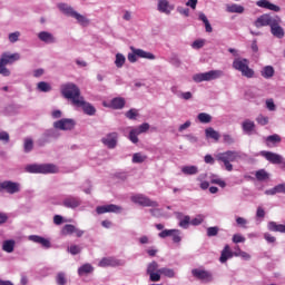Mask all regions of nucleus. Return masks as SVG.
<instances>
[{"instance_id": "f257e3e1", "label": "nucleus", "mask_w": 285, "mask_h": 285, "mask_svg": "<svg viewBox=\"0 0 285 285\" xmlns=\"http://www.w3.org/2000/svg\"><path fill=\"white\" fill-rule=\"evenodd\" d=\"M72 106L78 108V110L83 111L85 115H88L89 117H94V115L97 114L95 106L86 101V98L81 96V89H79L77 85H72Z\"/></svg>"}, {"instance_id": "f03ea898", "label": "nucleus", "mask_w": 285, "mask_h": 285, "mask_svg": "<svg viewBox=\"0 0 285 285\" xmlns=\"http://www.w3.org/2000/svg\"><path fill=\"white\" fill-rule=\"evenodd\" d=\"M217 161H220L225 166V170L228 173H233V161H237V159H242V153L235 150H227L224 153H219L216 156Z\"/></svg>"}, {"instance_id": "7ed1b4c3", "label": "nucleus", "mask_w": 285, "mask_h": 285, "mask_svg": "<svg viewBox=\"0 0 285 285\" xmlns=\"http://www.w3.org/2000/svg\"><path fill=\"white\" fill-rule=\"evenodd\" d=\"M250 61L246 58L234 59L232 67L242 73L243 77L247 79H253L255 77V70L250 69Z\"/></svg>"}, {"instance_id": "20e7f679", "label": "nucleus", "mask_w": 285, "mask_h": 285, "mask_svg": "<svg viewBox=\"0 0 285 285\" xmlns=\"http://www.w3.org/2000/svg\"><path fill=\"white\" fill-rule=\"evenodd\" d=\"M19 59H21L19 53L3 52L0 58V75L2 77H10V69L6 67L14 63V61H19Z\"/></svg>"}, {"instance_id": "39448f33", "label": "nucleus", "mask_w": 285, "mask_h": 285, "mask_svg": "<svg viewBox=\"0 0 285 285\" xmlns=\"http://www.w3.org/2000/svg\"><path fill=\"white\" fill-rule=\"evenodd\" d=\"M26 170L27 173L48 175L59 173V167L52 164L28 165Z\"/></svg>"}, {"instance_id": "423d86ee", "label": "nucleus", "mask_w": 285, "mask_h": 285, "mask_svg": "<svg viewBox=\"0 0 285 285\" xmlns=\"http://www.w3.org/2000/svg\"><path fill=\"white\" fill-rule=\"evenodd\" d=\"M224 77V71L222 70H210L207 72L196 73L193 76V80L196 83H202L203 81H215V79H222Z\"/></svg>"}, {"instance_id": "0eeeda50", "label": "nucleus", "mask_w": 285, "mask_h": 285, "mask_svg": "<svg viewBox=\"0 0 285 285\" xmlns=\"http://www.w3.org/2000/svg\"><path fill=\"white\" fill-rule=\"evenodd\" d=\"M259 155H261V157H264V159H266V161H269V164L281 166L282 170H284V164H285L284 156H282L277 153L266 151V150H262L259 153Z\"/></svg>"}, {"instance_id": "6e6552de", "label": "nucleus", "mask_w": 285, "mask_h": 285, "mask_svg": "<svg viewBox=\"0 0 285 285\" xmlns=\"http://www.w3.org/2000/svg\"><path fill=\"white\" fill-rule=\"evenodd\" d=\"M132 52L128 53L127 59L130 63H136L137 57L140 59H155V55L145 51L144 49H135V47H130Z\"/></svg>"}, {"instance_id": "1a4fd4ad", "label": "nucleus", "mask_w": 285, "mask_h": 285, "mask_svg": "<svg viewBox=\"0 0 285 285\" xmlns=\"http://www.w3.org/2000/svg\"><path fill=\"white\" fill-rule=\"evenodd\" d=\"M131 202L134 204H138V206L149 207V208H157L159 206V203L151 200L147 196L142 194H136L131 196Z\"/></svg>"}, {"instance_id": "9d476101", "label": "nucleus", "mask_w": 285, "mask_h": 285, "mask_svg": "<svg viewBox=\"0 0 285 285\" xmlns=\"http://www.w3.org/2000/svg\"><path fill=\"white\" fill-rule=\"evenodd\" d=\"M150 130V125L148 122H144L142 125L132 128L129 132V141L131 144H139V135H142V132H148Z\"/></svg>"}, {"instance_id": "9b49d317", "label": "nucleus", "mask_w": 285, "mask_h": 285, "mask_svg": "<svg viewBox=\"0 0 285 285\" xmlns=\"http://www.w3.org/2000/svg\"><path fill=\"white\" fill-rule=\"evenodd\" d=\"M6 190L9 195H14L21 190V185L19 183H14L12 180H4L0 183V193Z\"/></svg>"}, {"instance_id": "f8f14e48", "label": "nucleus", "mask_w": 285, "mask_h": 285, "mask_svg": "<svg viewBox=\"0 0 285 285\" xmlns=\"http://www.w3.org/2000/svg\"><path fill=\"white\" fill-rule=\"evenodd\" d=\"M191 275L196 277V279H200V282H204L205 284H208L213 281V273L205 269L195 268L191 271Z\"/></svg>"}, {"instance_id": "ddd939ff", "label": "nucleus", "mask_w": 285, "mask_h": 285, "mask_svg": "<svg viewBox=\"0 0 285 285\" xmlns=\"http://www.w3.org/2000/svg\"><path fill=\"white\" fill-rule=\"evenodd\" d=\"M121 210H124V208H121V206L119 205H115V204H109V205H102V206H98L96 208V213L98 215H104L106 213H116L119 214L121 213Z\"/></svg>"}, {"instance_id": "4468645a", "label": "nucleus", "mask_w": 285, "mask_h": 285, "mask_svg": "<svg viewBox=\"0 0 285 285\" xmlns=\"http://www.w3.org/2000/svg\"><path fill=\"white\" fill-rule=\"evenodd\" d=\"M276 19H277V17H273V16H269V14H263L259 18L256 19L254 24L256 26V28H264L266 26L271 27Z\"/></svg>"}, {"instance_id": "2eb2a0df", "label": "nucleus", "mask_w": 285, "mask_h": 285, "mask_svg": "<svg viewBox=\"0 0 285 285\" xmlns=\"http://www.w3.org/2000/svg\"><path fill=\"white\" fill-rule=\"evenodd\" d=\"M281 21L279 17H276L275 21L272 22L271 26V32L274 37H277V39H284V29L279 26Z\"/></svg>"}, {"instance_id": "dca6fc26", "label": "nucleus", "mask_w": 285, "mask_h": 285, "mask_svg": "<svg viewBox=\"0 0 285 285\" xmlns=\"http://www.w3.org/2000/svg\"><path fill=\"white\" fill-rule=\"evenodd\" d=\"M157 10L163 14H170L175 10V4H170L168 0H158Z\"/></svg>"}, {"instance_id": "f3484780", "label": "nucleus", "mask_w": 285, "mask_h": 285, "mask_svg": "<svg viewBox=\"0 0 285 285\" xmlns=\"http://www.w3.org/2000/svg\"><path fill=\"white\" fill-rule=\"evenodd\" d=\"M53 128L56 130H71L72 129V119H60L53 122Z\"/></svg>"}, {"instance_id": "a211bd4d", "label": "nucleus", "mask_w": 285, "mask_h": 285, "mask_svg": "<svg viewBox=\"0 0 285 285\" xmlns=\"http://www.w3.org/2000/svg\"><path fill=\"white\" fill-rule=\"evenodd\" d=\"M72 18L76 19L78 26H81V28H88L90 26V19L77 11H72Z\"/></svg>"}, {"instance_id": "6ab92c4d", "label": "nucleus", "mask_w": 285, "mask_h": 285, "mask_svg": "<svg viewBox=\"0 0 285 285\" xmlns=\"http://www.w3.org/2000/svg\"><path fill=\"white\" fill-rule=\"evenodd\" d=\"M98 266H100V268H106L108 266H121V261H118L114 257H105L99 262Z\"/></svg>"}, {"instance_id": "aec40b11", "label": "nucleus", "mask_w": 285, "mask_h": 285, "mask_svg": "<svg viewBox=\"0 0 285 285\" xmlns=\"http://www.w3.org/2000/svg\"><path fill=\"white\" fill-rule=\"evenodd\" d=\"M256 6H258V8H264L265 10H272L273 12H279L281 10L279 6L274 4L268 0H258Z\"/></svg>"}, {"instance_id": "412c9836", "label": "nucleus", "mask_w": 285, "mask_h": 285, "mask_svg": "<svg viewBox=\"0 0 285 285\" xmlns=\"http://www.w3.org/2000/svg\"><path fill=\"white\" fill-rule=\"evenodd\" d=\"M265 144H266L267 148H275L277 146V144H282V136L277 135V134L267 136L265 138Z\"/></svg>"}, {"instance_id": "4be33fe9", "label": "nucleus", "mask_w": 285, "mask_h": 285, "mask_svg": "<svg viewBox=\"0 0 285 285\" xmlns=\"http://www.w3.org/2000/svg\"><path fill=\"white\" fill-rule=\"evenodd\" d=\"M233 250H230V245H225L220 253L219 262L220 264H226L228 259H233Z\"/></svg>"}, {"instance_id": "5701e85b", "label": "nucleus", "mask_w": 285, "mask_h": 285, "mask_svg": "<svg viewBox=\"0 0 285 285\" xmlns=\"http://www.w3.org/2000/svg\"><path fill=\"white\" fill-rule=\"evenodd\" d=\"M242 128L245 135H253V132H255V121L250 119H245L242 122Z\"/></svg>"}, {"instance_id": "b1692460", "label": "nucleus", "mask_w": 285, "mask_h": 285, "mask_svg": "<svg viewBox=\"0 0 285 285\" xmlns=\"http://www.w3.org/2000/svg\"><path fill=\"white\" fill-rule=\"evenodd\" d=\"M102 144L109 148H115L117 146V132H111L106 138H102Z\"/></svg>"}, {"instance_id": "393cba45", "label": "nucleus", "mask_w": 285, "mask_h": 285, "mask_svg": "<svg viewBox=\"0 0 285 285\" xmlns=\"http://www.w3.org/2000/svg\"><path fill=\"white\" fill-rule=\"evenodd\" d=\"M124 106H126V99H124L121 97H116V98L111 99V101L109 104V108H112L114 110H121V108H124Z\"/></svg>"}, {"instance_id": "a878e982", "label": "nucleus", "mask_w": 285, "mask_h": 285, "mask_svg": "<svg viewBox=\"0 0 285 285\" xmlns=\"http://www.w3.org/2000/svg\"><path fill=\"white\" fill-rule=\"evenodd\" d=\"M38 38L40 39V41H43L45 43H55V36H52V33L48 32V31H41L40 33H38Z\"/></svg>"}, {"instance_id": "bb28decb", "label": "nucleus", "mask_w": 285, "mask_h": 285, "mask_svg": "<svg viewBox=\"0 0 285 285\" xmlns=\"http://www.w3.org/2000/svg\"><path fill=\"white\" fill-rule=\"evenodd\" d=\"M29 239L31 242H35V244H41V246H43V248H50V240H48L41 236L32 235L29 237Z\"/></svg>"}, {"instance_id": "cd10ccee", "label": "nucleus", "mask_w": 285, "mask_h": 285, "mask_svg": "<svg viewBox=\"0 0 285 285\" xmlns=\"http://www.w3.org/2000/svg\"><path fill=\"white\" fill-rule=\"evenodd\" d=\"M267 228L268 230H271L272 233H285V225L283 224H277L275 222H269L267 224Z\"/></svg>"}, {"instance_id": "c85d7f7f", "label": "nucleus", "mask_w": 285, "mask_h": 285, "mask_svg": "<svg viewBox=\"0 0 285 285\" xmlns=\"http://www.w3.org/2000/svg\"><path fill=\"white\" fill-rule=\"evenodd\" d=\"M95 272V267H92V265H90V264H85V265H82V266H80L79 268H78V275L80 276V277H83L85 275H90L91 273H94Z\"/></svg>"}, {"instance_id": "c756f323", "label": "nucleus", "mask_w": 285, "mask_h": 285, "mask_svg": "<svg viewBox=\"0 0 285 285\" xmlns=\"http://www.w3.org/2000/svg\"><path fill=\"white\" fill-rule=\"evenodd\" d=\"M261 75L264 79H273V77H275V68H273V66H265L261 70Z\"/></svg>"}, {"instance_id": "7c9ffc66", "label": "nucleus", "mask_w": 285, "mask_h": 285, "mask_svg": "<svg viewBox=\"0 0 285 285\" xmlns=\"http://www.w3.org/2000/svg\"><path fill=\"white\" fill-rule=\"evenodd\" d=\"M226 11L236 14H244V7L242 4H227Z\"/></svg>"}, {"instance_id": "2f4dec72", "label": "nucleus", "mask_w": 285, "mask_h": 285, "mask_svg": "<svg viewBox=\"0 0 285 285\" xmlns=\"http://www.w3.org/2000/svg\"><path fill=\"white\" fill-rule=\"evenodd\" d=\"M61 92L65 99H72V85L70 83L62 85Z\"/></svg>"}, {"instance_id": "473e14b6", "label": "nucleus", "mask_w": 285, "mask_h": 285, "mask_svg": "<svg viewBox=\"0 0 285 285\" xmlns=\"http://www.w3.org/2000/svg\"><path fill=\"white\" fill-rule=\"evenodd\" d=\"M181 173L184 175H197V173H199V168L195 165L184 166L181 167Z\"/></svg>"}, {"instance_id": "72a5a7b5", "label": "nucleus", "mask_w": 285, "mask_h": 285, "mask_svg": "<svg viewBox=\"0 0 285 285\" xmlns=\"http://www.w3.org/2000/svg\"><path fill=\"white\" fill-rule=\"evenodd\" d=\"M146 159H148V156L141 154V153H136L132 155V164H144V161H146Z\"/></svg>"}, {"instance_id": "f704fd0d", "label": "nucleus", "mask_w": 285, "mask_h": 285, "mask_svg": "<svg viewBox=\"0 0 285 285\" xmlns=\"http://www.w3.org/2000/svg\"><path fill=\"white\" fill-rule=\"evenodd\" d=\"M2 250H4V253H13L14 252V240H4L2 243Z\"/></svg>"}, {"instance_id": "c9c22d12", "label": "nucleus", "mask_w": 285, "mask_h": 285, "mask_svg": "<svg viewBox=\"0 0 285 285\" xmlns=\"http://www.w3.org/2000/svg\"><path fill=\"white\" fill-rule=\"evenodd\" d=\"M206 137L209 139H214L215 141H219V132L214 130L212 127L205 130Z\"/></svg>"}, {"instance_id": "e433bc0d", "label": "nucleus", "mask_w": 285, "mask_h": 285, "mask_svg": "<svg viewBox=\"0 0 285 285\" xmlns=\"http://www.w3.org/2000/svg\"><path fill=\"white\" fill-rule=\"evenodd\" d=\"M197 119L200 124H210L213 121V116L206 112H200L198 114Z\"/></svg>"}, {"instance_id": "4c0bfd02", "label": "nucleus", "mask_w": 285, "mask_h": 285, "mask_svg": "<svg viewBox=\"0 0 285 285\" xmlns=\"http://www.w3.org/2000/svg\"><path fill=\"white\" fill-rule=\"evenodd\" d=\"M37 89L40 92H50V90H52V86H50V83L46 82V81H40L37 85Z\"/></svg>"}, {"instance_id": "58836bf2", "label": "nucleus", "mask_w": 285, "mask_h": 285, "mask_svg": "<svg viewBox=\"0 0 285 285\" xmlns=\"http://www.w3.org/2000/svg\"><path fill=\"white\" fill-rule=\"evenodd\" d=\"M58 8H59L60 12H62L63 14H67V17H72V8L68 7V4L59 3Z\"/></svg>"}, {"instance_id": "ea45409f", "label": "nucleus", "mask_w": 285, "mask_h": 285, "mask_svg": "<svg viewBox=\"0 0 285 285\" xmlns=\"http://www.w3.org/2000/svg\"><path fill=\"white\" fill-rule=\"evenodd\" d=\"M158 273H160V275H164L165 277H169V278L175 277V271L168 267L159 268Z\"/></svg>"}, {"instance_id": "a19ab883", "label": "nucleus", "mask_w": 285, "mask_h": 285, "mask_svg": "<svg viewBox=\"0 0 285 285\" xmlns=\"http://www.w3.org/2000/svg\"><path fill=\"white\" fill-rule=\"evenodd\" d=\"M255 177L258 181H266V179H268L269 175L266 173L265 169H261V170L256 171Z\"/></svg>"}, {"instance_id": "79ce46f5", "label": "nucleus", "mask_w": 285, "mask_h": 285, "mask_svg": "<svg viewBox=\"0 0 285 285\" xmlns=\"http://www.w3.org/2000/svg\"><path fill=\"white\" fill-rule=\"evenodd\" d=\"M124 63H126V56H124L122 53H117L115 60L116 67L124 68Z\"/></svg>"}, {"instance_id": "37998d69", "label": "nucleus", "mask_w": 285, "mask_h": 285, "mask_svg": "<svg viewBox=\"0 0 285 285\" xmlns=\"http://www.w3.org/2000/svg\"><path fill=\"white\" fill-rule=\"evenodd\" d=\"M159 271V264L157 262H151L147 265V275L157 273Z\"/></svg>"}, {"instance_id": "c03bdc74", "label": "nucleus", "mask_w": 285, "mask_h": 285, "mask_svg": "<svg viewBox=\"0 0 285 285\" xmlns=\"http://www.w3.org/2000/svg\"><path fill=\"white\" fill-rule=\"evenodd\" d=\"M178 219L180 228H188V226H190V216H178Z\"/></svg>"}, {"instance_id": "a18cd8bd", "label": "nucleus", "mask_w": 285, "mask_h": 285, "mask_svg": "<svg viewBox=\"0 0 285 285\" xmlns=\"http://www.w3.org/2000/svg\"><path fill=\"white\" fill-rule=\"evenodd\" d=\"M67 282H68V279L66 278V273L60 272V273L57 274L56 283L58 285H66Z\"/></svg>"}, {"instance_id": "49530a36", "label": "nucleus", "mask_w": 285, "mask_h": 285, "mask_svg": "<svg viewBox=\"0 0 285 285\" xmlns=\"http://www.w3.org/2000/svg\"><path fill=\"white\" fill-rule=\"evenodd\" d=\"M174 233H177V229H165L158 234V237L166 239V237H173Z\"/></svg>"}, {"instance_id": "de8ad7c7", "label": "nucleus", "mask_w": 285, "mask_h": 285, "mask_svg": "<svg viewBox=\"0 0 285 285\" xmlns=\"http://www.w3.org/2000/svg\"><path fill=\"white\" fill-rule=\"evenodd\" d=\"M204 46H206L205 39H197L191 43V48H194V50H200Z\"/></svg>"}, {"instance_id": "09e8293b", "label": "nucleus", "mask_w": 285, "mask_h": 285, "mask_svg": "<svg viewBox=\"0 0 285 285\" xmlns=\"http://www.w3.org/2000/svg\"><path fill=\"white\" fill-rule=\"evenodd\" d=\"M35 148V142L31 138L24 139V153H30Z\"/></svg>"}, {"instance_id": "8fccbe9b", "label": "nucleus", "mask_w": 285, "mask_h": 285, "mask_svg": "<svg viewBox=\"0 0 285 285\" xmlns=\"http://www.w3.org/2000/svg\"><path fill=\"white\" fill-rule=\"evenodd\" d=\"M62 237H68V235H72V225H65L60 232Z\"/></svg>"}, {"instance_id": "3c124183", "label": "nucleus", "mask_w": 285, "mask_h": 285, "mask_svg": "<svg viewBox=\"0 0 285 285\" xmlns=\"http://www.w3.org/2000/svg\"><path fill=\"white\" fill-rule=\"evenodd\" d=\"M218 233H219V227L217 226L207 228V237H217Z\"/></svg>"}, {"instance_id": "603ef678", "label": "nucleus", "mask_w": 285, "mask_h": 285, "mask_svg": "<svg viewBox=\"0 0 285 285\" xmlns=\"http://www.w3.org/2000/svg\"><path fill=\"white\" fill-rule=\"evenodd\" d=\"M256 121H257V124H259V126H268V117H266L264 115H258L256 117Z\"/></svg>"}, {"instance_id": "864d4df0", "label": "nucleus", "mask_w": 285, "mask_h": 285, "mask_svg": "<svg viewBox=\"0 0 285 285\" xmlns=\"http://www.w3.org/2000/svg\"><path fill=\"white\" fill-rule=\"evenodd\" d=\"M127 119H137L139 117V111L137 109H130L126 112Z\"/></svg>"}, {"instance_id": "5fc2aeb1", "label": "nucleus", "mask_w": 285, "mask_h": 285, "mask_svg": "<svg viewBox=\"0 0 285 285\" xmlns=\"http://www.w3.org/2000/svg\"><path fill=\"white\" fill-rule=\"evenodd\" d=\"M19 37H21V32H19V31L9 33L10 43H17V41H19Z\"/></svg>"}, {"instance_id": "6e6d98bb", "label": "nucleus", "mask_w": 285, "mask_h": 285, "mask_svg": "<svg viewBox=\"0 0 285 285\" xmlns=\"http://www.w3.org/2000/svg\"><path fill=\"white\" fill-rule=\"evenodd\" d=\"M244 242H246V238L242 236V234H234L233 236L234 244H244Z\"/></svg>"}, {"instance_id": "4d7b16f0", "label": "nucleus", "mask_w": 285, "mask_h": 285, "mask_svg": "<svg viewBox=\"0 0 285 285\" xmlns=\"http://www.w3.org/2000/svg\"><path fill=\"white\" fill-rule=\"evenodd\" d=\"M171 237H173L174 244H179L181 242V232L179 229H176V232L174 233V235H171Z\"/></svg>"}, {"instance_id": "13d9d810", "label": "nucleus", "mask_w": 285, "mask_h": 285, "mask_svg": "<svg viewBox=\"0 0 285 285\" xmlns=\"http://www.w3.org/2000/svg\"><path fill=\"white\" fill-rule=\"evenodd\" d=\"M149 279L150 282H159L161 279V273L158 271L149 274Z\"/></svg>"}, {"instance_id": "bf43d9fd", "label": "nucleus", "mask_w": 285, "mask_h": 285, "mask_svg": "<svg viewBox=\"0 0 285 285\" xmlns=\"http://www.w3.org/2000/svg\"><path fill=\"white\" fill-rule=\"evenodd\" d=\"M177 12H179V14H183L184 17L190 16V9L188 8L177 7Z\"/></svg>"}, {"instance_id": "052dcab7", "label": "nucleus", "mask_w": 285, "mask_h": 285, "mask_svg": "<svg viewBox=\"0 0 285 285\" xmlns=\"http://www.w3.org/2000/svg\"><path fill=\"white\" fill-rule=\"evenodd\" d=\"M264 239H266L268 244H275V242H277V238H275V236L271 235L269 233L264 234Z\"/></svg>"}, {"instance_id": "680f3d73", "label": "nucleus", "mask_w": 285, "mask_h": 285, "mask_svg": "<svg viewBox=\"0 0 285 285\" xmlns=\"http://www.w3.org/2000/svg\"><path fill=\"white\" fill-rule=\"evenodd\" d=\"M53 224H56V226H61V224H63V216L55 215L53 216Z\"/></svg>"}, {"instance_id": "e2e57ef3", "label": "nucleus", "mask_w": 285, "mask_h": 285, "mask_svg": "<svg viewBox=\"0 0 285 285\" xmlns=\"http://www.w3.org/2000/svg\"><path fill=\"white\" fill-rule=\"evenodd\" d=\"M236 257H242V259H245L246 262H248V259H250V254L244 250H239V254H236Z\"/></svg>"}, {"instance_id": "0e129e2a", "label": "nucleus", "mask_w": 285, "mask_h": 285, "mask_svg": "<svg viewBox=\"0 0 285 285\" xmlns=\"http://www.w3.org/2000/svg\"><path fill=\"white\" fill-rule=\"evenodd\" d=\"M203 222H204V217L198 216L196 218H193L190 220V224H191V226H199V224H202Z\"/></svg>"}, {"instance_id": "69168bd1", "label": "nucleus", "mask_w": 285, "mask_h": 285, "mask_svg": "<svg viewBox=\"0 0 285 285\" xmlns=\"http://www.w3.org/2000/svg\"><path fill=\"white\" fill-rule=\"evenodd\" d=\"M205 164H210L213 166V164H215V158H213V156L210 154H207L204 158Z\"/></svg>"}, {"instance_id": "338daca9", "label": "nucleus", "mask_w": 285, "mask_h": 285, "mask_svg": "<svg viewBox=\"0 0 285 285\" xmlns=\"http://www.w3.org/2000/svg\"><path fill=\"white\" fill-rule=\"evenodd\" d=\"M275 188H276V194H277V193H283V194H285V183H284V184H278V185H276Z\"/></svg>"}, {"instance_id": "774afa93", "label": "nucleus", "mask_w": 285, "mask_h": 285, "mask_svg": "<svg viewBox=\"0 0 285 285\" xmlns=\"http://www.w3.org/2000/svg\"><path fill=\"white\" fill-rule=\"evenodd\" d=\"M266 108H268L271 111L275 110V102L273 99L266 101Z\"/></svg>"}]
</instances>
